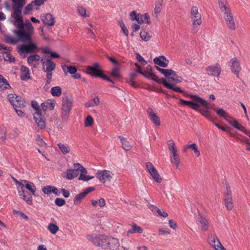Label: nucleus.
Returning a JSON list of instances; mask_svg holds the SVG:
<instances>
[{
	"label": "nucleus",
	"mask_w": 250,
	"mask_h": 250,
	"mask_svg": "<svg viewBox=\"0 0 250 250\" xmlns=\"http://www.w3.org/2000/svg\"><path fill=\"white\" fill-rule=\"evenodd\" d=\"M206 71L209 75L219 77L221 72V67L219 63H217L207 66Z\"/></svg>",
	"instance_id": "nucleus-10"
},
{
	"label": "nucleus",
	"mask_w": 250,
	"mask_h": 250,
	"mask_svg": "<svg viewBox=\"0 0 250 250\" xmlns=\"http://www.w3.org/2000/svg\"><path fill=\"white\" fill-rule=\"evenodd\" d=\"M55 204L59 207H62L65 205V201L61 198H57L55 200Z\"/></svg>",
	"instance_id": "nucleus-60"
},
{
	"label": "nucleus",
	"mask_w": 250,
	"mask_h": 250,
	"mask_svg": "<svg viewBox=\"0 0 250 250\" xmlns=\"http://www.w3.org/2000/svg\"><path fill=\"white\" fill-rule=\"evenodd\" d=\"M46 73V82L47 84L50 83L52 80V72H45Z\"/></svg>",
	"instance_id": "nucleus-64"
},
{
	"label": "nucleus",
	"mask_w": 250,
	"mask_h": 250,
	"mask_svg": "<svg viewBox=\"0 0 250 250\" xmlns=\"http://www.w3.org/2000/svg\"><path fill=\"white\" fill-rule=\"evenodd\" d=\"M52 186H46L42 188V190L44 194H49L52 192Z\"/></svg>",
	"instance_id": "nucleus-59"
},
{
	"label": "nucleus",
	"mask_w": 250,
	"mask_h": 250,
	"mask_svg": "<svg viewBox=\"0 0 250 250\" xmlns=\"http://www.w3.org/2000/svg\"><path fill=\"white\" fill-rule=\"evenodd\" d=\"M143 75L146 78L150 79L159 84L162 83V80H164V79L163 78L161 79H159L152 72H149V71L144 72V74H143Z\"/></svg>",
	"instance_id": "nucleus-24"
},
{
	"label": "nucleus",
	"mask_w": 250,
	"mask_h": 250,
	"mask_svg": "<svg viewBox=\"0 0 250 250\" xmlns=\"http://www.w3.org/2000/svg\"><path fill=\"white\" fill-rule=\"evenodd\" d=\"M224 14V18L228 28L231 30H234L235 29V24L233 16L231 11L225 13Z\"/></svg>",
	"instance_id": "nucleus-13"
},
{
	"label": "nucleus",
	"mask_w": 250,
	"mask_h": 250,
	"mask_svg": "<svg viewBox=\"0 0 250 250\" xmlns=\"http://www.w3.org/2000/svg\"><path fill=\"white\" fill-rule=\"evenodd\" d=\"M93 123V120L91 116H88L85 120L84 125L85 126H92Z\"/></svg>",
	"instance_id": "nucleus-57"
},
{
	"label": "nucleus",
	"mask_w": 250,
	"mask_h": 250,
	"mask_svg": "<svg viewBox=\"0 0 250 250\" xmlns=\"http://www.w3.org/2000/svg\"><path fill=\"white\" fill-rule=\"evenodd\" d=\"M96 177L99 181L103 183H109L112 179L113 174L108 170H98L96 173Z\"/></svg>",
	"instance_id": "nucleus-6"
},
{
	"label": "nucleus",
	"mask_w": 250,
	"mask_h": 250,
	"mask_svg": "<svg viewBox=\"0 0 250 250\" xmlns=\"http://www.w3.org/2000/svg\"><path fill=\"white\" fill-rule=\"evenodd\" d=\"M171 162L175 165L176 168L178 167L180 163V158L179 155L170 156Z\"/></svg>",
	"instance_id": "nucleus-48"
},
{
	"label": "nucleus",
	"mask_w": 250,
	"mask_h": 250,
	"mask_svg": "<svg viewBox=\"0 0 250 250\" xmlns=\"http://www.w3.org/2000/svg\"><path fill=\"white\" fill-rule=\"evenodd\" d=\"M34 30L30 34V39L28 40L22 41L19 38L18 40L24 43H27L25 44H22L18 47V52L21 56L23 58H25L27 56L28 53H32L34 52H37L39 51L36 44L35 43L32 42V35L34 33Z\"/></svg>",
	"instance_id": "nucleus-2"
},
{
	"label": "nucleus",
	"mask_w": 250,
	"mask_h": 250,
	"mask_svg": "<svg viewBox=\"0 0 250 250\" xmlns=\"http://www.w3.org/2000/svg\"><path fill=\"white\" fill-rule=\"evenodd\" d=\"M21 8L19 6H13L14 12L12 16L15 19L14 24L17 28V29L13 30V33L18 38L24 41L30 39V34L34 30V27L29 22L24 23L21 16Z\"/></svg>",
	"instance_id": "nucleus-1"
},
{
	"label": "nucleus",
	"mask_w": 250,
	"mask_h": 250,
	"mask_svg": "<svg viewBox=\"0 0 250 250\" xmlns=\"http://www.w3.org/2000/svg\"><path fill=\"white\" fill-rule=\"evenodd\" d=\"M179 78L178 75L176 73V72L174 70H172L169 79L171 81H174L176 82V83H178L180 82V81L179 80Z\"/></svg>",
	"instance_id": "nucleus-52"
},
{
	"label": "nucleus",
	"mask_w": 250,
	"mask_h": 250,
	"mask_svg": "<svg viewBox=\"0 0 250 250\" xmlns=\"http://www.w3.org/2000/svg\"><path fill=\"white\" fill-rule=\"evenodd\" d=\"M162 83L164 84V85L167 87L168 89H172L173 91L176 92H182L183 91L181 90V89L179 87H174L173 85L170 84L167 82L166 81L165 79H164V80H162Z\"/></svg>",
	"instance_id": "nucleus-32"
},
{
	"label": "nucleus",
	"mask_w": 250,
	"mask_h": 250,
	"mask_svg": "<svg viewBox=\"0 0 250 250\" xmlns=\"http://www.w3.org/2000/svg\"><path fill=\"white\" fill-rule=\"evenodd\" d=\"M5 40L6 42L12 44H15L17 43L18 42V39L13 37L11 36L10 35H6L5 36Z\"/></svg>",
	"instance_id": "nucleus-51"
},
{
	"label": "nucleus",
	"mask_w": 250,
	"mask_h": 250,
	"mask_svg": "<svg viewBox=\"0 0 250 250\" xmlns=\"http://www.w3.org/2000/svg\"><path fill=\"white\" fill-rule=\"evenodd\" d=\"M229 65L230 68L231 72L235 74L238 78L239 76V72L241 70L240 61L236 58H232L229 61Z\"/></svg>",
	"instance_id": "nucleus-8"
},
{
	"label": "nucleus",
	"mask_w": 250,
	"mask_h": 250,
	"mask_svg": "<svg viewBox=\"0 0 250 250\" xmlns=\"http://www.w3.org/2000/svg\"><path fill=\"white\" fill-rule=\"evenodd\" d=\"M40 59V56L37 54H35L29 56L27 58V61L29 65L36 67L39 64V61Z\"/></svg>",
	"instance_id": "nucleus-20"
},
{
	"label": "nucleus",
	"mask_w": 250,
	"mask_h": 250,
	"mask_svg": "<svg viewBox=\"0 0 250 250\" xmlns=\"http://www.w3.org/2000/svg\"><path fill=\"white\" fill-rule=\"evenodd\" d=\"M77 11L81 16L84 18L88 17L86 13V9L84 7L82 6L78 7Z\"/></svg>",
	"instance_id": "nucleus-54"
},
{
	"label": "nucleus",
	"mask_w": 250,
	"mask_h": 250,
	"mask_svg": "<svg viewBox=\"0 0 250 250\" xmlns=\"http://www.w3.org/2000/svg\"><path fill=\"white\" fill-rule=\"evenodd\" d=\"M47 229L52 234H55L59 231V228L57 225L53 223H50L48 225Z\"/></svg>",
	"instance_id": "nucleus-43"
},
{
	"label": "nucleus",
	"mask_w": 250,
	"mask_h": 250,
	"mask_svg": "<svg viewBox=\"0 0 250 250\" xmlns=\"http://www.w3.org/2000/svg\"><path fill=\"white\" fill-rule=\"evenodd\" d=\"M179 101H180V102H179L180 104L184 105H187L189 106L191 108H192V106H193V100H192V101H186L182 99H180Z\"/></svg>",
	"instance_id": "nucleus-55"
},
{
	"label": "nucleus",
	"mask_w": 250,
	"mask_h": 250,
	"mask_svg": "<svg viewBox=\"0 0 250 250\" xmlns=\"http://www.w3.org/2000/svg\"><path fill=\"white\" fill-rule=\"evenodd\" d=\"M218 3L222 12L225 13L231 11L227 0H218Z\"/></svg>",
	"instance_id": "nucleus-26"
},
{
	"label": "nucleus",
	"mask_w": 250,
	"mask_h": 250,
	"mask_svg": "<svg viewBox=\"0 0 250 250\" xmlns=\"http://www.w3.org/2000/svg\"><path fill=\"white\" fill-rule=\"evenodd\" d=\"M140 35L142 40L145 41H149L151 38V36L149 35V34L146 32L145 31H141Z\"/></svg>",
	"instance_id": "nucleus-53"
},
{
	"label": "nucleus",
	"mask_w": 250,
	"mask_h": 250,
	"mask_svg": "<svg viewBox=\"0 0 250 250\" xmlns=\"http://www.w3.org/2000/svg\"><path fill=\"white\" fill-rule=\"evenodd\" d=\"M65 67L67 68V71L69 73H70L71 74H74L77 71V69L76 68V67H75L74 66H66L65 65H64L62 66V69H63V70L64 71H65Z\"/></svg>",
	"instance_id": "nucleus-49"
},
{
	"label": "nucleus",
	"mask_w": 250,
	"mask_h": 250,
	"mask_svg": "<svg viewBox=\"0 0 250 250\" xmlns=\"http://www.w3.org/2000/svg\"><path fill=\"white\" fill-rule=\"evenodd\" d=\"M162 4L163 0H157L156 1L154 9V12L156 14H158L161 12L162 8Z\"/></svg>",
	"instance_id": "nucleus-47"
},
{
	"label": "nucleus",
	"mask_w": 250,
	"mask_h": 250,
	"mask_svg": "<svg viewBox=\"0 0 250 250\" xmlns=\"http://www.w3.org/2000/svg\"><path fill=\"white\" fill-rule=\"evenodd\" d=\"M198 221L200 222L201 227L204 230H207L208 228V223L206 218L200 216L198 217Z\"/></svg>",
	"instance_id": "nucleus-35"
},
{
	"label": "nucleus",
	"mask_w": 250,
	"mask_h": 250,
	"mask_svg": "<svg viewBox=\"0 0 250 250\" xmlns=\"http://www.w3.org/2000/svg\"><path fill=\"white\" fill-rule=\"evenodd\" d=\"M119 246L118 239L113 237H109L108 241V247L111 250L117 249Z\"/></svg>",
	"instance_id": "nucleus-30"
},
{
	"label": "nucleus",
	"mask_w": 250,
	"mask_h": 250,
	"mask_svg": "<svg viewBox=\"0 0 250 250\" xmlns=\"http://www.w3.org/2000/svg\"><path fill=\"white\" fill-rule=\"evenodd\" d=\"M119 138L120 139L122 144L123 148L125 151L130 150L132 148V146L130 142L127 140V139L122 136H119Z\"/></svg>",
	"instance_id": "nucleus-25"
},
{
	"label": "nucleus",
	"mask_w": 250,
	"mask_h": 250,
	"mask_svg": "<svg viewBox=\"0 0 250 250\" xmlns=\"http://www.w3.org/2000/svg\"><path fill=\"white\" fill-rule=\"evenodd\" d=\"M186 148H189L193 151L194 154L197 157H199L200 155V152L198 149L197 146L196 144L193 143L191 145H188L186 146Z\"/></svg>",
	"instance_id": "nucleus-44"
},
{
	"label": "nucleus",
	"mask_w": 250,
	"mask_h": 250,
	"mask_svg": "<svg viewBox=\"0 0 250 250\" xmlns=\"http://www.w3.org/2000/svg\"><path fill=\"white\" fill-rule=\"evenodd\" d=\"M8 99L13 106L21 107L24 106V102L21 98L15 94H9L8 95Z\"/></svg>",
	"instance_id": "nucleus-9"
},
{
	"label": "nucleus",
	"mask_w": 250,
	"mask_h": 250,
	"mask_svg": "<svg viewBox=\"0 0 250 250\" xmlns=\"http://www.w3.org/2000/svg\"><path fill=\"white\" fill-rule=\"evenodd\" d=\"M147 170L151 175L153 179L157 183H161L162 179L160 177L156 168L150 162H147L146 164Z\"/></svg>",
	"instance_id": "nucleus-11"
},
{
	"label": "nucleus",
	"mask_w": 250,
	"mask_h": 250,
	"mask_svg": "<svg viewBox=\"0 0 250 250\" xmlns=\"http://www.w3.org/2000/svg\"><path fill=\"white\" fill-rule=\"evenodd\" d=\"M73 99L68 96L63 97L61 107V117L63 121H67L71 111Z\"/></svg>",
	"instance_id": "nucleus-3"
},
{
	"label": "nucleus",
	"mask_w": 250,
	"mask_h": 250,
	"mask_svg": "<svg viewBox=\"0 0 250 250\" xmlns=\"http://www.w3.org/2000/svg\"><path fill=\"white\" fill-rule=\"evenodd\" d=\"M42 21L49 26H53L54 24V20L50 14H46L41 16Z\"/></svg>",
	"instance_id": "nucleus-21"
},
{
	"label": "nucleus",
	"mask_w": 250,
	"mask_h": 250,
	"mask_svg": "<svg viewBox=\"0 0 250 250\" xmlns=\"http://www.w3.org/2000/svg\"><path fill=\"white\" fill-rule=\"evenodd\" d=\"M57 146L62 153L66 154L70 152V149L67 145L59 143Z\"/></svg>",
	"instance_id": "nucleus-40"
},
{
	"label": "nucleus",
	"mask_w": 250,
	"mask_h": 250,
	"mask_svg": "<svg viewBox=\"0 0 250 250\" xmlns=\"http://www.w3.org/2000/svg\"><path fill=\"white\" fill-rule=\"evenodd\" d=\"M229 119H232V121H230L229 119V121L228 122L229 123V124L234 126L235 128H237L239 124L236 120L233 119L232 117V118H229Z\"/></svg>",
	"instance_id": "nucleus-62"
},
{
	"label": "nucleus",
	"mask_w": 250,
	"mask_h": 250,
	"mask_svg": "<svg viewBox=\"0 0 250 250\" xmlns=\"http://www.w3.org/2000/svg\"><path fill=\"white\" fill-rule=\"evenodd\" d=\"M214 110L216 112L218 115L223 118L227 121H229V118H232V117L222 108H219L217 109H214Z\"/></svg>",
	"instance_id": "nucleus-31"
},
{
	"label": "nucleus",
	"mask_w": 250,
	"mask_h": 250,
	"mask_svg": "<svg viewBox=\"0 0 250 250\" xmlns=\"http://www.w3.org/2000/svg\"><path fill=\"white\" fill-rule=\"evenodd\" d=\"M131 229H129L127 231V234H133L135 233H141L143 232V229L140 226L137 225L136 224H133L131 226Z\"/></svg>",
	"instance_id": "nucleus-33"
},
{
	"label": "nucleus",
	"mask_w": 250,
	"mask_h": 250,
	"mask_svg": "<svg viewBox=\"0 0 250 250\" xmlns=\"http://www.w3.org/2000/svg\"><path fill=\"white\" fill-rule=\"evenodd\" d=\"M120 65H115L114 67H113L111 72L110 74L112 76L118 78L120 77V75L119 72V70L120 69Z\"/></svg>",
	"instance_id": "nucleus-45"
},
{
	"label": "nucleus",
	"mask_w": 250,
	"mask_h": 250,
	"mask_svg": "<svg viewBox=\"0 0 250 250\" xmlns=\"http://www.w3.org/2000/svg\"><path fill=\"white\" fill-rule=\"evenodd\" d=\"M100 65L97 63H94L92 66H88L86 67L87 73L93 77H98L100 76L101 72L99 69Z\"/></svg>",
	"instance_id": "nucleus-16"
},
{
	"label": "nucleus",
	"mask_w": 250,
	"mask_h": 250,
	"mask_svg": "<svg viewBox=\"0 0 250 250\" xmlns=\"http://www.w3.org/2000/svg\"><path fill=\"white\" fill-rule=\"evenodd\" d=\"M21 78L22 80L25 81L30 78V70L25 66H22L21 67Z\"/></svg>",
	"instance_id": "nucleus-27"
},
{
	"label": "nucleus",
	"mask_w": 250,
	"mask_h": 250,
	"mask_svg": "<svg viewBox=\"0 0 250 250\" xmlns=\"http://www.w3.org/2000/svg\"><path fill=\"white\" fill-rule=\"evenodd\" d=\"M188 96L193 100L192 109L194 110H197L199 107L201 105L203 106L207 102L201 98L195 95H190Z\"/></svg>",
	"instance_id": "nucleus-14"
},
{
	"label": "nucleus",
	"mask_w": 250,
	"mask_h": 250,
	"mask_svg": "<svg viewBox=\"0 0 250 250\" xmlns=\"http://www.w3.org/2000/svg\"><path fill=\"white\" fill-rule=\"evenodd\" d=\"M190 18L192 23V31L196 32L198 27L200 26L202 22V15L199 12L198 8L196 6H192L190 11Z\"/></svg>",
	"instance_id": "nucleus-4"
},
{
	"label": "nucleus",
	"mask_w": 250,
	"mask_h": 250,
	"mask_svg": "<svg viewBox=\"0 0 250 250\" xmlns=\"http://www.w3.org/2000/svg\"><path fill=\"white\" fill-rule=\"evenodd\" d=\"M18 193L20 197L24 200L28 204L32 205L33 204V200L31 196H26L24 194V189L23 188H18Z\"/></svg>",
	"instance_id": "nucleus-22"
},
{
	"label": "nucleus",
	"mask_w": 250,
	"mask_h": 250,
	"mask_svg": "<svg viewBox=\"0 0 250 250\" xmlns=\"http://www.w3.org/2000/svg\"><path fill=\"white\" fill-rule=\"evenodd\" d=\"M156 69L161 72L163 75H164L166 77H167L169 79V77L171 75V72L172 69H163L160 68L159 66H155Z\"/></svg>",
	"instance_id": "nucleus-38"
},
{
	"label": "nucleus",
	"mask_w": 250,
	"mask_h": 250,
	"mask_svg": "<svg viewBox=\"0 0 250 250\" xmlns=\"http://www.w3.org/2000/svg\"><path fill=\"white\" fill-rule=\"evenodd\" d=\"M10 87V85L6 80L0 75V89L4 90Z\"/></svg>",
	"instance_id": "nucleus-39"
},
{
	"label": "nucleus",
	"mask_w": 250,
	"mask_h": 250,
	"mask_svg": "<svg viewBox=\"0 0 250 250\" xmlns=\"http://www.w3.org/2000/svg\"><path fill=\"white\" fill-rule=\"evenodd\" d=\"M36 141L38 145L41 146H44L46 145L45 142L40 137V136H38Z\"/></svg>",
	"instance_id": "nucleus-63"
},
{
	"label": "nucleus",
	"mask_w": 250,
	"mask_h": 250,
	"mask_svg": "<svg viewBox=\"0 0 250 250\" xmlns=\"http://www.w3.org/2000/svg\"><path fill=\"white\" fill-rule=\"evenodd\" d=\"M159 234H170V230L167 228L160 229L158 230Z\"/></svg>",
	"instance_id": "nucleus-61"
},
{
	"label": "nucleus",
	"mask_w": 250,
	"mask_h": 250,
	"mask_svg": "<svg viewBox=\"0 0 250 250\" xmlns=\"http://www.w3.org/2000/svg\"><path fill=\"white\" fill-rule=\"evenodd\" d=\"M4 59L5 61L10 62H14L15 61V58H14L10 53L7 52L4 53Z\"/></svg>",
	"instance_id": "nucleus-50"
},
{
	"label": "nucleus",
	"mask_w": 250,
	"mask_h": 250,
	"mask_svg": "<svg viewBox=\"0 0 250 250\" xmlns=\"http://www.w3.org/2000/svg\"><path fill=\"white\" fill-rule=\"evenodd\" d=\"M50 93L54 97H59L62 93V88L59 86L53 87L51 88Z\"/></svg>",
	"instance_id": "nucleus-36"
},
{
	"label": "nucleus",
	"mask_w": 250,
	"mask_h": 250,
	"mask_svg": "<svg viewBox=\"0 0 250 250\" xmlns=\"http://www.w3.org/2000/svg\"><path fill=\"white\" fill-rule=\"evenodd\" d=\"M208 240L209 245L215 250H221L222 248L224 247L216 235L212 234L209 235Z\"/></svg>",
	"instance_id": "nucleus-12"
},
{
	"label": "nucleus",
	"mask_w": 250,
	"mask_h": 250,
	"mask_svg": "<svg viewBox=\"0 0 250 250\" xmlns=\"http://www.w3.org/2000/svg\"><path fill=\"white\" fill-rule=\"evenodd\" d=\"M167 145L169 151L177 149L175 144L172 140H169L167 141Z\"/></svg>",
	"instance_id": "nucleus-58"
},
{
	"label": "nucleus",
	"mask_w": 250,
	"mask_h": 250,
	"mask_svg": "<svg viewBox=\"0 0 250 250\" xmlns=\"http://www.w3.org/2000/svg\"><path fill=\"white\" fill-rule=\"evenodd\" d=\"M94 178V176H90L88 175H85L83 174H80L78 180H82L83 181H88L91 179H92Z\"/></svg>",
	"instance_id": "nucleus-56"
},
{
	"label": "nucleus",
	"mask_w": 250,
	"mask_h": 250,
	"mask_svg": "<svg viewBox=\"0 0 250 250\" xmlns=\"http://www.w3.org/2000/svg\"><path fill=\"white\" fill-rule=\"evenodd\" d=\"M85 196H86L83 192L77 194L73 200L74 204L75 205H78L81 203V200L84 199Z\"/></svg>",
	"instance_id": "nucleus-46"
},
{
	"label": "nucleus",
	"mask_w": 250,
	"mask_h": 250,
	"mask_svg": "<svg viewBox=\"0 0 250 250\" xmlns=\"http://www.w3.org/2000/svg\"><path fill=\"white\" fill-rule=\"evenodd\" d=\"M100 235L101 234L97 235L96 234L87 235L86 236V238L88 241L92 242L93 244L98 246Z\"/></svg>",
	"instance_id": "nucleus-34"
},
{
	"label": "nucleus",
	"mask_w": 250,
	"mask_h": 250,
	"mask_svg": "<svg viewBox=\"0 0 250 250\" xmlns=\"http://www.w3.org/2000/svg\"><path fill=\"white\" fill-rule=\"evenodd\" d=\"M25 188L29 190L32 194L34 196H37L36 194V188L35 185L33 183H29L28 181L27 184H25Z\"/></svg>",
	"instance_id": "nucleus-42"
},
{
	"label": "nucleus",
	"mask_w": 250,
	"mask_h": 250,
	"mask_svg": "<svg viewBox=\"0 0 250 250\" xmlns=\"http://www.w3.org/2000/svg\"><path fill=\"white\" fill-rule=\"evenodd\" d=\"M31 105L32 107L35 110V112L34 115V119L38 127L41 129L45 128L46 124L44 119L42 116L41 109H40L38 103L35 101H33L31 102Z\"/></svg>",
	"instance_id": "nucleus-5"
},
{
	"label": "nucleus",
	"mask_w": 250,
	"mask_h": 250,
	"mask_svg": "<svg viewBox=\"0 0 250 250\" xmlns=\"http://www.w3.org/2000/svg\"><path fill=\"white\" fill-rule=\"evenodd\" d=\"M98 241V246L102 247L104 248H107L108 247V241L109 237H107L104 235H100Z\"/></svg>",
	"instance_id": "nucleus-29"
},
{
	"label": "nucleus",
	"mask_w": 250,
	"mask_h": 250,
	"mask_svg": "<svg viewBox=\"0 0 250 250\" xmlns=\"http://www.w3.org/2000/svg\"><path fill=\"white\" fill-rule=\"evenodd\" d=\"M147 113L151 121L156 125L159 126L161 124L159 117L156 115L153 109L151 108H148L147 110Z\"/></svg>",
	"instance_id": "nucleus-17"
},
{
	"label": "nucleus",
	"mask_w": 250,
	"mask_h": 250,
	"mask_svg": "<svg viewBox=\"0 0 250 250\" xmlns=\"http://www.w3.org/2000/svg\"><path fill=\"white\" fill-rule=\"evenodd\" d=\"M148 18L149 17L146 14L143 15H138V17L135 20L140 24L143 23L146 21L147 24H149L150 21L148 20Z\"/></svg>",
	"instance_id": "nucleus-37"
},
{
	"label": "nucleus",
	"mask_w": 250,
	"mask_h": 250,
	"mask_svg": "<svg viewBox=\"0 0 250 250\" xmlns=\"http://www.w3.org/2000/svg\"><path fill=\"white\" fill-rule=\"evenodd\" d=\"M56 102L54 100L48 99L41 104L42 108L45 112L47 110H52L55 106Z\"/></svg>",
	"instance_id": "nucleus-19"
},
{
	"label": "nucleus",
	"mask_w": 250,
	"mask_h": 250,
	"mask_svg": "<svg viewBox=\"0 0 250 250\" xmlns=\"http://www.w3.org/2000/svg\"><path fill=\"white\" fill-rule=\"evenodd\" d=\"M43 70L44 72H52L56 68L55 63L50 59L42 60Z\"/></svg>",
	"instance_id": "nucleus-15"
},
{
	"label": "nucleus",
	"mask_w": 250,
	"mask_h": 250,
	"mask_svg": "<svg viewBox=\"0 0 250 250\" xmlns=\"http://www.w3.org/2000/svg\"><path fill=\"white\" fill-rule=\"evenodd\" d=\"M79 175V172L72 169L66 170L64 176L68 180H71L77 177Z\"/></svg>",
	"instance_id": "nucleus-28"
},
{
	"label": "nucleus",
	"mask_w": 250,
	"mask_h": 250,
	"mask_svg": "<svg viewBox=\"0 0 250 250\" xmlns=\"http://www.w3.org/2000/svg\"><path fill=\"white\" fill-rule=\"evenodd\" d=\"M223 201L227 208L229 210H232L233 208V202L230 188L228 185L226 186V191L224 195Z\"/></svg>",
	"instance_id": "nucleus-7"
},
{
	"label": "nucleus",
	"mask_w": 250,
	"mask_h": 250,
	"mask_svg": "<svg viewBox=\"0 0 250 250\" xmlns=\"http://www.w3.org/2000/svg\"><path fill=\"white\" fill-rule=\"evenodd\" d=\"M155 64L163 67H167L168 65V61L164 56L156 57L153 59Z\"/></svg>",
	"instance_id": "nucleus-18"
},
{
	"label": "nucleus",
	"mask_w": 250,
	"mask_h": 250,
	"mask_svg": "<svg viewBox=\"0 0 250 250\" xmlns=\"http://www.w3.org/2000/svg\"><path fill=\"white\" fill-rule=\"evenodd\" d=\"M203 106L204 108L203 109H200L199 111L205 118L213 122L212 118H211L209 115L208 104V102H207L205 104H204Z\"/></svg>",
	"instance_id": "nucleus-23"
},
{
	"label": "nucleus",
	"mask_w": 250,
	"mask_h": 250,
	"mask_svg": "<svg viewBox=\"0 0 250 250\" xmlns=\"http://www.w3.org/2000/svg\"><path fill=\"white\" fill-rule=\"evenodd\" d=\"M92 205L93 207H96L98 205L101 208H103L105 205V201L104 198H100L99 200H92Z\"/></svg>",
	"instance_id": "nucleus-41"
}]
</instances>
